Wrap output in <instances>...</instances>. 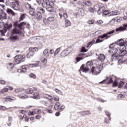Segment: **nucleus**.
<instances>
[{"label": "nucleus", "mask_w": 127, "mask_h": 127, "mask_svg": "<svg viewBox=\"0 0 127 127\" xmlns=\"http://www.w3.org/2000/svg\"><path fill=\"white\" fill-rule=\"evenodd\" d=\"M115 33V30H112L111 31H109L102 35H100L98 36V38H101V39H103V38H106V39H108V38H110L111 36H109L111 34H113V33Z\"/></svg>", "instance_id": "obj_5"}, {"label": "nucleus", "mask_w": 127, "mask_h": 127, "mask_svg": "<svg viewBox=\"0 0 127 127\" xmlns=\"http://www.w3.org/2000/svg\"><path fill=\"white\" fill-rule=\"evenodd\" d=\"M100 38H99L97 39L96 40V41L95 42V43L96 44H98V43H101V42H103V41H104V40H100Z\"/></svg>", "instance_id": "obj_54"}, {"label": "nucleus", "mask_w": 127, "mask_h": 127, "mask_svg": "<svg viewBox=\"0 0 127 127\" xmlns=\"http://www.w3.org/2000/svg\"><path fill=\"white\" fill-rule=\"evenodd\" d=\"M13 25L15 27H18V25H19V24H18V21H16V22H13Z\"/></svg>", "instance_id": "obj_57"}, {"label": "nucleus", "mask_w": 127, "mask_h": 127, "mask_svg": "<svg viewBox=\"0 0 127 127\" xmlns=\"http://www.w3.org/2000/svg\"><path fill=\"white\" fill-rule=\"evenodd\" d=\"M94 10H95V11H97L99 9V8H101V7H100L99 5L96 4L94 6Z\"/></svg>", "instance_id": "obj_44"}, {"label": "nucleus", "mask_w": 127, "mask_h": 127, "mask_svg": "<svg viewBox=\"0 0 127 127\" xmlns=\"http://www.w3.org/2000/svg\"><path fill=\"white\" fill-rule=\"evenodd\" d=\"M12 33L13 34H21V32L20 30L17 29V28L15 27L12 31Z\"/></svg>", "instance_id": "obj_17"}, {"label": "nucleus", "mask_w": 127, "mask_h": 127, "mask_svg": "<svg viewBox=\"0 0 127 127\" xmlns=\"http://www.w3.org/2000/svg\"><path fill=\"white\" fill-rule=\"evenodd\" d=\"M31 98H33V99H35L36 100H39V99H40V96H39V93L36 92L35 93L33 94V96H31Z\"/></svg>", "instance_id": "obj_19"}, {"label": "nucleus", "mask_w": 127, "mask_h": 127, "mask_svg": "<svg viewBox=\"0 0 127 127\" xmlns=\"http://www.w3.org/2000/svg\"><path fill=\"white\" fill-rule=\"evenodd\" d=\"M34 55V53H32L31 52H30L27 55V58H28L29 59H30V58H32L33 57V56Z\"/></svg>", "instance_id": "obj_33"}, {"label": "nucleus", "mask_w": 127, "mask_h": 127, "mask_svg": "<svg viewBox=\"0 0 127 127\" xmlns=\"http://www.w3.org/2000/svg\"><path fill=\"white\" fill-rule=\"evenodd\" d=\"M124 85H125V82L120 81L118 83V81L115 80L113 83V87H116L117 86H118V88H122Z\"/></svg>", "instance_id": "obj_9"}, {"label": "nucleus", "mask_w": 127, "mask_h": 127, "mask_svg": "<svg viewBox=\"0 0 127 127\" xmlns=\"http://www.w3.org/2000/svg\"><path fill=\"white\" fill-rule=\"evenodd\" d=\"M98 59L101 61V62H104V61H105V59H106V57L105 56V55L100 54L98 56Z\"/></svg>", "instance_id": "obj_18"}, {"label": "nucleus", "mask_w": 127, "mask_h": 127, "mask_svg": "<svg viewBox=\"0 0 127 127\" xmlns=\"http://www.w3.org/2000/svg\"><path fill=\"white\" fill-rule=\"evenodd\" d=\"M108 80H109L108 84H110L111 83H113V78H112V77H107L106 79L104 80L103 81H101L100 82V83H105V82H106V81H108Z\"/></svg>", "instance_id": "obj_21"}, {"label": "nucleus", "mask_w": 127, "mask_h": 127, "mask_svg": "<svg viewBox=\"0 0 127 127\" xmlns=\"http://www.w3.org/2000/svg\"><path fill=\"white\" fill-rule=\"evenodd\" d=\"M117 98L119 100H121V99H123V98H125V95L123 94H119L117 96Z\"/></svg>", "instance_id": "obj_52"}, {"label": "nucleus", "mask_w": 127, "mask_h": 127, "mask_svg": "<svg viewBox=\"0 0 127 127\" xmlns=\"http://www.w3.org/2000/svg\"><path fill=\"white\" fill-rule=\"evenodd\" d=\"M126 49H127V48L126 47L125 45L120 46V52L123 51H127Z\"/></svg>", "instance_id": "obj_28"}, {"label": "nucleus", "mask_w": 127, "mask_h": 127, "mask_svg": "<svg viewBox=\"0 0 127 127\" xmlns=\"http://www.w3.org/2000/svg\"><path fill=\"white\" fill-rule=\"evenodd\" d=\"M88 10H89V12H91V13L94 12V8H93L92 7L88 8Z\"/></svg>", "instance_id": "obj_61"}, {"label": "nucleus", "mask_w": 127, "mask_h": 127, "mask_svg": "<svg viewBox=\"0 0 127 127\" xmlns=\"http://www.w3.org/2000/svg\"><path fill=\"white\" fill-rule=\"evenodd\" d=\"M37 15L38 16V20L40 21L41 19H42V14L41 13H38Z\"/></svg>", "instance_id": "obj_50"}, {"label": "nucleus", "mask_w": 127, "mask_h": 127, "mask_svg": "<svg viewBox=\"0 0 127 127\" xmlns=\"http://www.w3.org/2000/svg\"><path fill=\"white\" fill-rule=\"evenodd\" d=\"M121 61H122V62H123L124 63H125V64H127V56L126 57V59H122V60H119L118 62H121Z\"/></svg>", "instance_id": "obj_41"}, {"label": "nucleus", "mask_w": 127, "mask_h": 127, "mask_svg": "<svg viewBox=\"0 0 127 127\" xmlns=\"http://www.w3.org/2000/svg\"><path fill=\"white\" fill-rule=\"evenodd\" d=\"M25 25H26V23L24 22H22L18 25V27L19 29H21V30H22L24 29V27L23 26Z\"/></svg>", "instance_id": "obj_20"}, {"label": "nucleus", "mask_w": 127, "mask_h": 127, "mask_svg": "<svg viewBox=\"0 0 127 127\" xmlns=\"http://www.w3.org/2000/svg\"><path fill=\"white\" fill-rule=\"evenodd\" d=\"M93 64H92V62L91 61H88L86 63V66L87 67H91Z\"/></svg>", "instance_id": "obj_51"}, {"label": "nucleus", "mask_w": 127, "mask_h": 127, "mask_svg": "<svg viewBox=\"0 0 127 127\" xmlns=\"http://www.w3.org/2000/svg\"><path fill=\"white\" fill-rule=\"evenodd\" d=\"M26 16V15L25 14H22L20 17V20L19 21H22V20H23L24 18H25V17Z\"/></svg>", "instance_id": "obj_43"}, {"label": "nucleus", "mask_w": 127, "mask_h": 127, "mask_svg": "<svg viewBox=\"0 0 127 127\" xmlns=\"http://www.w3.org/2000/svg\"><path fill=\"white\" fill-rule=\"evenodd\" d=\"M50 0H36L38 4H42L44 8H46L47 11H51V8L48 7L47 2H49Z\"/></svg>", "instance_id": "obj_1"}, {"label": "nucleus", "mask_w": 127, "mask_h": 127, "mask_svg": "<svg viewBox=\"0 0 127 127\" xmlns=\"http://www.w3.org/2000/svg\"><path fill=\"white\" fill-rule=\"evenodd\" d=\"M4 10H5V5L3 4H0V11L4 12Z\"/></svg>", "instance_id": "obj_32"}, {"label": "nucleus", "mask_w": 127, "mask_h": 127, "mask_svg": "<svg viewBox=\"0 0 127 127\" xmlns=\"http://www.w3.org/2000/svg\"><path fill=\"white\" fill-rule=\"evenodd\" d=\"M123 26H121L119 28H117L116 29V32H122V31H125V30H127V24H124Z\"/></svg>", "instance_id": "obj_8"}, {"label": "nucleus", "mask_w": 127, "mask_h": 127, "mask_svg": "<svg viewBox=\"0 0 127 127\" xmlns=\"http://www.w3.org/2000/svg\"><path fill=\"white\" fill-rule=\"evenodd\" d=\"M39 65V62H37L36 64H29L28 65L30 68H33V67H37Z\"/></svg>", "instance_id": "obj_23"}, {"label": "nucleus", "mask_w": 127, "mask_h": 127, "mask_svg": "<svg viewBox=\"0 0 127 127\" xmlns=\"http://www.w3.org/2000/svg\"><path fill=\"white\" fill-rule=\"evenodd\" d=\"M114 45V44H111L109 46V48H112V52L114 54V55H112V57L113 59H115V60H118L119 59V56H118L116 54L118 53V49L117 48H115L114 47H112Z\"/></svg>", "instance_id": "obj_4"}, {"label": "nucleus", "mask_w": 127, "mask_h": 127, "mask_svg": "<svg viewBox=\"0 0 127 127\" xmlns=\"http://www.w3.org/2000/svg\"><path fill=\"white\" fill-rule=\"evenodd\" d=\"M8 91V89L7 88H3L1 90V93H4L5 92H7Z\"/></svg>", "instance_id": "obj_58"}, {"label": "nucleus", "mask_w": 127, "mask_h": 127, "mask_svg": "<svg viewBox=\"0 0 127 127\" xmlns=\"http://www.w3.org/2000/svg\"><path fill=\"white\" fill-rule=\"evenodd\" d=\"M83 4H85V5H86L87 6H91V5H92V3L89 1H85L83 2Z\"/></svg>", "instance_id": "obj_35"}, {"label": "nucleus", "mask_w": 127, "mask_h": 127, "mask_svg": "<svg viewBox=\"0 0 127 127\" xmlns=\"http://www.w3.org/2000/svg\"><path fill=\"white\" fill-rule=\"evenodd\" d=\"M6 12L7 13L12 14V15H14V12H13V11H12V10H11V9L7 8L6 9Z\"/></svg>", "instance_id": "obj_34"}, {"label": "nucleus", "mask_w": 127, "mask_h": 127, "mask_svg": "<svg viewBox=\"0 0 127 127\" xmlns=\"http://www.w3.org/2000/svg\"><path fill=\"white\" fill-rule=\"evenodd\" d=\"M60 107V103L59 102H57L54 106L55 110H58Z\"/></svg>", "instance_id": "obj_36"}, {"label": "nucleus", "mask_w": 127, "mask_h": 127, "mask_svg": "<svg viewBox=\"0 0 127 127\" xmlns=\"http://www.w3.org/2000/svg\"><path fill=\"white\" fill-rule=\"evenodd\" d=\"M28 65H24L22 66V71L24 73H25L26 72V70H27V68H28Z\"/></svg>", "instance_id": "obj_29"}, {"label": "nucleus", "mask_w": 127, "mask_h": 127, "mask_svg": "<svg viewBox=\"0 0 127 127\" xmlns=\"http://www.w3.org/2000/svg\"><path fill=\"white\" fill-rule=\"evenodd\" d=\"M71 51L72 50L71 48H67L62 52L61 54L62 57H66V56H68V55L71 53Z\"/></svg>", "instance_id": "obj_7"}, {"label": "nucleus", "mask_w": 127, "mask_h": 127, "mask_svg": "<svg viewBox=\"0 0 127 127\" xmlns=\"http://www.w3.org/2000/svg\"><path fill=\"white\" fill-rule=\"evenodd\" d=\"M0 110H1V111H6V110H7V108L4 106H0Z\"/></svg>", "instance_id": "obj_53"}, {"label": "nucleus", "mask_w": 127, "mask_h": 127, "mask_svg": "<svg viewBox=\"0 0 127 127\" xmlns=\"http://www.w3.org/2000/svg\"><path fill=\"white\" fill-rule=\"evenodd\" d=\"M97 11L98 14H101V13H103V12H104V10L103 9V8H100Z\"/></svg>", "instance_id": "obj_49"}, {"label": "nucleus", "mask_w": 127, "mask_h": 127, "mask_svg": "<svg viewBox=\"0 0 127 127\" xmlns=\"http://www.w3.org/2000/svg\"><path fill=\"white\" fill-rule=\"evenodd\" d=\"M120 14V12L118 11H113L111 13V15H118Z\"/></svg>", "instance_id": "obj_38"}, {"label": "nucleus", "mask_w": 127, "mask_h": 127, "mask_svg": "<svg viewBox=\"0 0 127 127\" xmlns=\"http://www.w3.org/2000/svg\"><path fill=\"white\" fill-rule=\"evenodd\" d=\"M29 50L32 53L34 54L35 52H37V51H38V48H30L29 49Z\"/></svg>", "instance_id": "obj_22"}, {"label": "nucleus", "mask_w": 127, "mask_h": 127, "mask_svg": "<svg viewBox=\"0 0 127 127\" xmlns=\"http://www.w3.org/2000/svg\"><path fill=\"white\" fill-rule=\"evenodd\" d=\"M95 22L94 21V20H88V21H87V23L88 24H94V23Z\"/></svg>", "instance_id": "obj_59"}, {"label": "nucleus", "mask_w": 127, "mask_h": 127, "mask_svg": "<svg viewBox=\"0 0 127 127\" xmlns=\"http://www.w3.org/2000/svg\"><path fill=\"white\" fill-rule=\"evenodd\" d=\"M43 55L46 58H49V51L48 50V49H45L43 52Z\"/></svg>", "instance_id": "obj_15"}, {"label": "nucleus", "mask_w": 127, "mask_h": 127, "mask_svg": "<svg viewBox=\"0 0 127 127\" xmlns=\"http://www.w3.org/2000/svg\"><path fill=\"white\" fill-rule=\"evenodd\" d=\"M110 122H111V117L104 118V123H105V124H110Z\"/></svg>", "instance_id": "obj_31"}, {"label": "nucleus", "mask_w": 127, "mask_h": 127, "mask_svg": "<svg viewBox=\"0 0 127 127\" xmlns=\"http://www.w3.org/2000/svg\"><path fill=\"white\" fill-rule=\"evenodd\" d=\"M119 56L123 57L122 59H126L127 57V51H124L122 52H120V54H119Z\"/></svg>", "instance_id": "obj_16"}, {"label": "nucleus", "mask_w": 127, "mask_h": 127, "mask_svg": "<svg viewBox=\"0 0 127 127\" xmlns=\"http://www.w3.org/2000/svg\"><path fill=\"white\" fill-rule=\"evenodd\" d=\"M63 16L64 19H67V18H68V15L67 14V13H64Z\"/></svg>", "instance_id": "obj_62"}, {"label": "nucleus", "mask_w": 127, "mask_h": 127, "mask_svg": "<svg viewBox=\"0 0 127 127\" xmlns=\"http://www.w3.org/2000/svg\"><path fill=\"white\" fill-rule=\"evenodd\" d=\"M97 100L99 102H101V103H105V102H107V100H104L103 99L100 98H97Z\"/></svg>", "instance_id": "obj_56"}, {"label": "nucleus", "mask_w": 127, "mask_h": 127, "mask_svg": "<svg viewBox=\"0 0 127 127\" xmlns=\"http://www.w3.org/2000/svg\"><path fill=\"white\" fill-rule=\"evenodd\" d=\"M10 39H11V40H16V39H17V36L12 35L10 37Z\"/></svg>", "instance_id": "obj_47"}, {"label": "nucleus", "mask_w": 127, "mask_h": 127, "mask_svg": "<svg viewBox=\"0 0 127 127\" xmlns=\"http://www.w3.org/2000/svg\"><path fill=\"white\" fill-rule=\"evenodd\" d=\"M105 114H106V116L107 117H108V118H111L110 117H111V114L109 112L105 111Z\"/></svg>", "instance_id": "obj_63"}, {"label": "nucleus", "mask_w": 127, "mask_h": 127, "mask_svg": "<svg viewBox=\"0 0 127 127\" xmlns=\"http://www.w3.org/2000/svg\"><path fill=\"white\" fill-rule=\"evenodd\" d=\"M117 45H119V46H122L123 45H126V43H125V41L123 39H121L118 40L115 43Z\"/></svg>", "instance_id": "obj_13"}, {"label": "nucleus", "mask_w": 127, "mask_h": 127, "mask_svg": "<svg viewBox=\"0 0 127 127\" xmlns=\"http://www.w3.org/2000/svg\"><path fill=\"white\" fill-rule=\"evenodd\" d=\"M36 10L38 12H39L38 13H44V12H45V11L44 10V9H43V8H41V7H38L36 9Z\"/></svg>", "instance_id": "obj_25"}, {"label": "nucleus", "mask_w": 127, "mask_h": 127, "mask_svg": "<svg viewBox=\"0 0 127 127\" xmlns=\"http://www.w3.org/2000/svg\"><path fill=\"white\" fill-rule=\"evenodd\" d=\"M5 28L7 29H11L12 28V24H5L4 25Z\"/></svg>", "instance_id": "obj_30"}, {"label": "nucleus", "mask_w": 127, "mask_h": 127, "mask_svg": "<svg viewBox=\"0 0 127 127\" xmlns=\"http://www.w3.org/2000/svg\"><path fill=\"white\" fill-rule=\"evenodd\" d=\"M87 51H88V50H86L85 47H82L81 48V52H87Z\"/></svg>", "instance_id": "obj_64"}, {"label": "nucleus", "mask_w": 127, "mask_h": 127, "mask_svg": "<svg viewBox=\"0 0 127 127\" xmlns=\"http://www.w3.org/2000/svg\"><path fill=\"white\" fill-rule=\"evenodd\" d=\"M43 22L45 25H47L48 26L50 24L49 21H48V19H47L45 18L43 19Z\"/></svg>", "instance_id": "obj_37"}, {"label": "nucleus", "mask_w": 127, "mask_h": 127, "mask_svg": "<svg viewBox=\"0 0 127 127\" xmlns=\"http://www.w3.org/2000/svg\"><path fill=\"white\" fill-rule=\"evenodd\" d=\"M54 100L56 101V102H59L60 98L58 96H54L53 97Z\"/></svg>", "instance_id": "obj_55"}, {"label": "nucleus", "mask_w": 127, "mask_h": 127, "mask_svg": "<svg viewBox=\"0 0 127 127\" xmlns=\"http://www.w3.org/2000/svg\"><path fill=\"white\" fill-rule=\"evenodd\" d=\"M94 42H95L94 39L92 40V41L89 42L86 46L87 48H88V47H89V46H90V45H92V44H93V43H94Z\"/></svg>", "instance_id": "obj_46"}, {"label": "nucleus", "mask_w": 127, "mask_h": 127, "mask_svg": "<svg viewBox=\"0 0 127 127\" xmlns=\"http://www.w3.org/2000/svg\"><path fill=\"white\" fill-rule=\"evenodd\" d=\"M90 69L88 67H84V64H82L81 66L80 67V68L79 69V71L80 72V73L82 74L81 72H83V73H87Z\"/></svg>", "instance_id": "obj_12"}, {"label": "nucleus", "mask_w": 127, "mask_h": 127, "mask_svg": "<svg viewBox=\"0 0 127 127\" xmlns=\"http://www.w3.org/2000/svg\"><path fill=\"white\" fill-rule=\"evenodd\" d=\"M25 7L26 8H27V9H29V8H31V5L27 2H26L25 3Z\"/></svg>", "instance_id": "obj_39"}, {"label": "nucleus", "mask_w": 127, "mask_h": 127, "mask_svg": "<svg viewBox=\"0 0 127 127\" xmlns=\"http://www.w3.org/2000/svg\"><path fill=\"white\" fill-rule=\"evenodd\" d=\"M103 69V65L99 64L96 67H93L91 68V73L94 74V75H99L102 69Z\"/></svg>", "instance_id": "obj_2"}, {"label": "nucleus", "mask_w": 127, "mask_h": 127, "mask_svg": "<svg viewBox=\"0 0 127 127\" xmlns=\"http://www.w3.org/2000/svg\"><path fill=\"white\" fill-rule=\"evenodd\" d=\"M10 5L11 6L12 8L15 9V10H19V2L17 1L15 2H11L10 3Z\"/></svg>", "instance_id": "obj_6"}, {"label": "nucleus", "mask_w": 127, "mask_h": 127, "mask_svg": "<svg viewBox=\"0 0 127 127\" xmlns=\"http://www.w3.org/2000/svg\"><path fill=\"white\" fill-rule=\"evenodd\" d=\"M18 97H19V98H21V99H27V98H28L27 97V96L25 95V96H20V95H18Z\"/></svg>", "instance_id": "obj_60"}, {"label": "nucleus", "mask_w": 127, "mask_h": 127, "mask_svg": "<svg viewBox=\"0 0 127 127\" xmlns=\"http://www.w3.org/2000/svg\"><path fill=\"white\" fill-rule=\"evenodd\" d=\"M25 92H26V94H32V93H33V89H27Z\"/></svg>", "instance_id": "obj_40"}, {"label": "nucleus", "mask_w": 127, "mask_h": 127, "mask_svg": "<svg viewBox=\"0 0 127 127\" xmlns=\"http://www.w3.org/2000/svg\"><path fill=\"white\" fill-rule=\"evenodd\" d=\"M48 21L50 22H52V21H54V17L50 16L48 18Z\"/></svg>", "instance_id": "obj_45"}, {"label": "nucleus", "mask_w": 127, "mask_h": 127, "mask_svg": "<svg viewBox=\"0 0 127 127\" xmlns=\"http://www.w3.org/2000/svg\"><path fill=\"white\" fill-rule=\"evenodd\" d=\"M29 13L32 16H35L36 15V12H35V11L33 9H30Z\"/></svg>", "instance_id": "obj_24"}, {"label": "nucleus", "mask_w": 127, "mask_h": 127, "mask_svg": "<svg viewBox=\"0 0 127 127\" xmlns=\"http://www.w3.org/2000/svg\"><path fill=\"white\" fill-rule=\"evenodd\" d=\"M15 62L16 64H19L25 61V56L18 55L14 57Z\"/></svg>", "instance_id": "obj_3"}, {"label": "nucleus", "mask_w": 127, "mask_h": 127, "mask_svg": "<svg viewBox=\"0 0 127 127\" xmlns=\"http://www.w3.org/2000/svg\"><path fill=\"white\" fill-rule=\"evenodd\" d=\"M61 49V48H58L55 50L54 54V57H56V56L58 54V53L60 52Z\"/></svg>", "instance_id": "obj_27"}, {"label": "nucleus", "mask_w": 127, "mask_h": 127, "mask_svg": "<svg viewBox=\"0 0 127 127\" xmlns=\"http://www.w3.org/2000/svg\"><path fill=\"white\" fill-rule=\"evenodd\" d=\"M64 25L65 27L71 26V22H70L68 19H65Z\"/></svg>", "instance_id": "obj_26"}, {"label": "nucleus", "mask_w": 127, "mask_h": 127, "mask_svg": "<svg viewBox=\"0 0 127 127\" xmlns=\"http://www.w3.org/2000/svg\"><path fill=\"white\" fill-rule=\"evenodd\" d=\"M97 11L98 14H101V13H103V12H104V10L103 9V8H100Z\"/></svg>", "instance_id": "obj_48"}, {"label": "nucleus", "mask_w": 127, "mask_h": 127, "mask_svg": "<svg viewBox=\"0 0 127 127\" xmlns=\"http://www.w3.org/2000/svg\"><path fill=\"white\" fill-rule=\"evenodd\" d=\"M42 98L46 99V100H48V101H52L53 100V97L51 96V95L45 93L42 95Z\"/></svg>", "instance_id": "obj_10"}, {"label": "nucleus", "mask_w": 127, "mask_h": 127, "mask_svg": "<svg viewBox=\"0 0 127 127\" xmlns=\"http://www.w3.org/2000/svg\"><path fill=\"white\" fill-rule=\"evenodd\" d=\"M78 56L79 57L76 58L77 62H79V61H81V60H83V59H84V58H85V57H86V54H85L83 53H81L79 54Z\"/></svg>", "instance_id": "obj_11"}, {"label": "nucleus", "mask_w": 127, "mask_h": 127, "mask_svg": "<svg viewBox=\"0 0 127 127\" xmlns=\"http://www.w3.org/2000/svg\"><path fill=\"white\" fill-rule=\"evenodd\" d=\"M41 61L43 64H46V63H47V60L45 58H42Z\"/></svg>", "instance_id": "obj_42"}, {"label": "nucleus", "mask_w": 127, "mask_h": 127, "mask_svg": "<svg viewBox=\"0 0 127 127\" xmlns=\"http://www.w3.org/2000/svg\"><path fill=\"white\" fill-rule=\"evenodd\" d=\"M49 4H47L48 7L51 9V11H49L50 12H52V11H53V8L52 7L54 6V3L53 2V0H52L51 1L49 0Z\"/></svg>", "instance_id": "obj_14"}]
</instances>
